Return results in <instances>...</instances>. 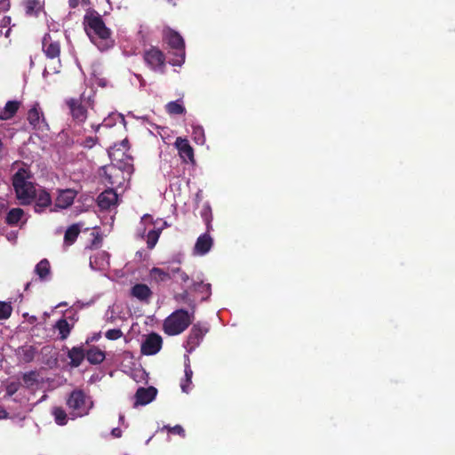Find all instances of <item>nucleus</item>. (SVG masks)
<instances>
[{
    "instance_id": "24",
    "label": "nucleus",
    "mask_w": 455,
    "mask_h": 455,
    "mask_svg": "<svg viewBox=\"0 0 455 455\" xmlns=\"http://www.w3.org/2000/svg\"><path fill=\"white\" fill-rule=\"evenodd\" d=\"M20 107V102L16 100L8 101L4 109L0 111V119L1 120H9L11 119L18 111Z\"/></svg>"
},
{
    "instance_id": "7",
    "label": "nucleus",
    "mask_w": 455,
    "mask_h": 455,
    "mask_svg": "<svg viewBox=\"0 0 455 455\" xmlns=\"http://www.w3.org/2000/svg\"><path fill=\"white\" fill-rule=\"evenodd\" d=\"M208 329L200 323L194 324L184 345L188 354H191L202 342Z\"/></svg>"
},
{
    "instance_id": "34",
    "label": "nucleus",
    "mask_w": 455,
    "mask_h": 455,
    "mask_svg": "<svg viewBox=\"0 0 455 455\" xmlns=\"http://www.w3.org/2000/svg\"><path fill=\"white\" fill-rule=\"evenodd\" d=\"M192 136L196 143L203 145L205 142L204 131L201 126H193Z\"/></svg>"
},
{
    "instance_id": "31",
    "label": "nucleus",
    "mask_w": 455,
    "mask_h": 455,
    "mask_svg": "<svg viewBox=\"0 0 455 455\" xmlns=\"http://www.w3.org/2000/svg\"><path fill=\"white\" fill-rule=\"evenodd\" d=\"M166 111L170 115H182L185 113V108L181 100L171 101L166 105Z\"/></svg>"
},
{
    "instance_id": "51",
    "label": "nucleus",
    "mask_w": 455,
    "mask_h": 455,
    "mask_svg": "<svg viewBox=\"0 0 455 455\" xmlns=\"http://www.w3.org/2000/svg\"><path fill=\"white\" fill-rule=\"evenodd\" d=\"M206 222H207V229L210 230V228H212L211 223H210L211 220L207 219Z\"/></svg>"
},
{
    "instance_id": "23",
    "label": "nucleus",
    "mask_w": 455,
    "mask_h": 455,
    "mask_svg": "<svg viewBox=\"0 0 455 455\" xmlns=\"http://www.w3.org/2000/svg\"><path fill=\"white\" fill-rule=\"evenodd\" d=\"M68 358L72 367H78L85 357V352L82 347H73L68 351Z\"/></svg>"
},
{
    "instance_id": "2",
    "label": "nucleus",
    "mask_w": 455,
    "mask_h": 455,
    "mask_svg": "<svg viewBox=\"0 0 455 455\" xmlns=\"http://www.w3.org/2000/svg\"><path fill=\"white\" fill-rule=\"evenodd\" d=\"M31 172L27 167L20 168L12 177V185L17 199L22 205L29 204L36 196V190Z\"/></svg>"
},
{
    "instance_id": "41",
    "label": "nucleus",
    "mask_w": 455,
    "mask_h": 455,
    "mask_svg": "<svg viewBox=\"0 0 455 455\" xmlns=\"http://www.w3.org/2000/svg\"><path fill=\"white\" fill-rule=\"evenodd\" d=\"M141 224H143L144 226L153 225V219H152V217L150 215H148V214H145L141 218Z\"/></svg>"
},
{
    "instance_id": "12",
    "label": "nucleus",
    "mask_w": 455,
    "mask_h": 455,
    "mask_svg": "<svg viewBox=\"0 0 455 455\" xmlns=\"http://www.w3.org/2000/svg\"><path fill=\"white\" fill-rule=\"evenodd\" d=\"M156 389L153 387H149L147 388L140 387L135 395V403L134 407L140 406V405H146L152 402L156 395Z\"/></svg>"
},
{
    "instance_id": "15",
    "label": "nucleus",
    "mask_w": 455,
    "mask_h": 455,
    "mask_svg": "<svg viewBox=\"0 0 455 455\" xmlns=\"http://www.w3.org/2000/svg\"><path fill=\"white\" fill-rule=\"evenodd\" d=\"M76 196V192L73 189L60 190L55 200V208L67 209L69 207Z\"/></svg>"
},
{
    "instance_id": "29",
    "label": "nucleus",
    "mask_w": 455,
    "mask_h": 455,
    "mask_svg": "<svg viewBox=\"0 0 455 455\" xmlns=\"http://www.w3.org/2000/svg\"><path fill=\"white\" fill-rule=\"evenodd\" d=\"M52 414L54 417L55 422L60 426L66 425L68 419H70L68 413H67L66 411L61 407H53L52 410Z\"/></svg>"
},
{
    "instance_id": "10",
    "label": "nucleus",
    "mask_w": 455,
    "mask_h": 455,
    "mask_svg": "<svg viewBox=\"0 0 455 455\" xmlns=\"http://www.w3.org/2000/svg\"><path fill=\"white\" fill-rule=\"evenodd\" d=\"M175 147L179 151L180 156L182 158L184 162H195L194 150L187 139L178 137L175 141Z\"/></svg>"
},
{
    "instance_id": "3",
    "label": "nucleus",
    "mask_w": 455,
    "mask_h": 455,
    "mask_svg": "<svg viewBox=\"0 0 455 455\" xmlns=\"http://www.w3.org/2000/svg\"><path fill=\"white\" fill-rule=\"evenodd\" d=\"M194 311L189 313L185 309H177L168 315L163 323V331L169 336L182 333L192 323Z\"/></svg>"
},
{
    "instance_id": "39",
    "label": "nucleus",
    "mask_w": 455,
    "mask_h": 455,
    "mask_svg": "<svg viewBox=\"0 0 455 455\" xmlns=\"http://www.w3.org/2000/svg\"><path fill=\"white\" fill-rule=\"evenodd\" d=\"M165 428H167L169 430V432L180 435L181 436H185L184 428L180 425H176V426H174L172 427L166 426Z\"/></svg>"
},
{
    "instance_id": "21",
    "label": "nucleus",
    "mask_w": 455,
    "mask_h": 455,
    "mask_svg": "<svg viewBox=\"0 0 455 455\" xmlns=\"http://www.w3.org/2000/svg\"><path fill=\"white\" fill-rule=\"evenodd\" d=\"M85 358L92 364H99L105 360L106 355L100 348L92 347L85 352Z\"/></svg>"
},
{
    "instance_id": "19",
    "label": "nucleus",
    "mask_w": 455,
    "mask_h": 455,
    "mask_svg": "<svg viewBox=\"0 0 455 455\" xmlns=\"http://www.w3.org/2000/svg\"><path fill=\"white\" fill-rule=\"evenodd\" d=\"M28 121L36 129H41L44 124V118L38 104H35L28 113Z\"/></svg>"
},
{
    "instance_id": "40",
    "label": "nucleus",
    "mask_w": 455,
    "mask_h": 455,
    "mask_svg": "<svg viewBox=\"0 0 455 455\" xmlns=\"http://www.w3.org/2000/svg\"><path fill=\"white\" fill-rule=\"evenodd\" d=\"M175 276H177V279L178 280H180L182 283H187L189 279L188 275L181 271V269L180 268V272H175Z\"/></svg>"
},
{
    "instance_id": "11",
    "label": "nucleus",
    "mask_w": 455,
    "mask_h": 455,
    "mask_svg": "<svg viewBox=\"0 0 455 455\" xmlns=\"http://www.w3.org/2000/svg\"><path fill=\"white\" fill-rule=\"evenodd\" d=\"M175 272H180V267H168L167 270L153 267L149 272V276L156 283H164L175 277Z\"/></svg>"
},
{
    "instance_id": "45",
    "label": "nucleus",
    "mask_w": 455,
    "mask_h": 455,
    "mask_svg": "<svg viewBox=\"0 0 455 455\" xmlns=\"http://www.w3.org/2000/svg\"><path fill=\"white\" fill-rule=\"evenodd\" d=\"M111 435L116 437V438H118L122 435V431L120 428L118 427H116V428H113L112 431H111Z\"/></svg>"
},
{
    "instance_id": "42",
    "label": "nucleus",
    "mask_w": 455,
    "mask_h": 455,
    "mask_svg": "<svg viewBox=\"0 0 455 455\" xmlns=\"http://www.w3.org/2000/svg\"><path fill=\"white\" fill-rule=\"evenodd\" d=\"M11 21H12V19L10 16H4L0 22V27L5 28V27L9 26L11 24Z\"/></svg>"
},
{
    "instance_id": "22",
    "label": "nucleus",
    "mask_w": 455,
    "mask_h": 455,
    "mask_svg": "<svg viewBox=\"0 0 455 455\" xmlns=\"http://www.w3.org/2000/svg\"><path fill=\"white\" fill-rule=\"evenodd\" d=\"M131 293L140 300H148L152 295V291L149 287L143 283L135 284L132 288Z\"/></svg>"
},
{
    "instance_id": "13",
    "label": "nucleus",
    "mask_w": 455,
    "mask_h": 455,
    "mask_svg": "<svg viewBox=\"0 0 455 455\" xmlns=\"http://www.w3.org/2000/svg\"><path fill=\"white\" fill-rule=\"evenodd\" d=\"M70 114L77 123H84L87 118V111L78 100L69 99L67 100Z\"/></svg>"
},
{
    "instance_id": "47",
    "label": "nucleus",
    "mask_w": 455,
    "mask_h": 455,
    "mask_svg": "<svg viewBox=\"0 0 455 455\" xmlns=\"http://www.w3.org/2000/svg\"><path fill=\"white\" fill-rule=\"evenodd\" d=\"M79 0H68L69 6L76 8L78 5Z\"/></svg>"
},
{
    "instance_id": "35",
    "label": "nucleus",
    "mask_w": 455,
    "mask_h": 455,
    "mask_svg": "<svg viewBox=\"0 0 455 455\" xmlns=\"http://www.w3.org/2000/svg\"><path fill=\"white\" fill-rule=\"evenodd\" d=\"M174 299L178 302L187 303L192 308V311H194L196 304L195 301L189 298V293L188 291H184L183 292L175 295Z\"/></svg>"
},
{
    "instance_id": "4",
    "label": "nucleus",
    "mask_w": 455,
    "mask_h": 455,
    "mask_svg": "<svg viewBox=\"0 0 455 455\" xmlns=\"http://www.w3.org/2000/svg\"><path fill=\"white\" fill-rule=\"evenodd\" d=\"M66 404L71 419L88 415L93 407L92 398L81 389L72 391L67 399Z\"/></svg>"
},
{
    "instance_id": "9",
    "label": "nucleus",
    "mask_w": 455,
    "mask_h": 455,
    "mask_svg": "<svg viewBox=\"0 0 455 455\" xmlns=\"http://www.w3.org/2000/svg\"><path fill=\"white\" fill-rule=\"evenodd\" d=\"M43 52L48 59H58L60 54V45L50 35H45L42 42Z\"/></svg>"
},
{
    "instance_id": "5",
    "label": "nucleus",
    "mask_w": 455,
    "mask_h": 455,
    "mask_svg": "<svg viewBox=\"0 0 455 455\" xmlns=\"http://www.w3.org/2000/svg\"><path fill=\"white\" fill-rule=\"evenodd\" d=\"M164 38L176 51V59H172L170 63L172 66L182 65L185 60V44L181 36L172 29H167L164 30Z\"/></svg>"
},
{
    "instance_id": "16",
    "label": "nucleus",
    "mask_w": 455,
    "mask_h": 455,
    "mask_svg": "<svg viewBox=\"0 0 455 455\" xmlns=\"http://www.w3.org/2000/svg\"><path fill=\"white\" fill-rule=\"evenodd\" d=\"M118 196L113 189H107L98 196V205L100 209L108 210L117 204Z\"/></svg>"
},
{
    "instance_id": "6",
    "label": "nucleus",
    "mask_w": 455,
    "mask_h": 455,
    "mask_svg": "<svg viewBox=\"0 0 455 455\" xmlns=\"http://www.w3.org/2000/svg\"><path fill=\"white\" fill-rule=\"evenodd\" d=\"M144 60L153 71L159 73L164 72L165 57L159 49L151 47L145 51Z\"/></svg>"
},
{
    "instance_id": "50",
    "label": "nucleus",
    "mask_w": 455,
    "mask_h": 455,
    "mask_svg": "<svg viewBox=\"0 0 455 455\" xmlns=\"http://www.w3.org/2000/svg\"><path fill=\"white\" fill-rule=\"evenodd\" d=\"M10 34H11V28H8V29L4 33V36H5V37H9V36H10Z\"/></svg>"
},
{
    "instance_id": "26",
    "label": "nucleus",
    "mask_w": 455,
    "mask_h": 455,
    "mask_svg": "<svg viewBox=\"0 0 455 455\" xmlns=\"http://www.w3.org/2000/svg\"><path fill=\"white\" fill-rule=\"evenodd\" d=\"M80 234V228L78 225L74 224L70 226L64 235V244L69 246L75 243L78 235Z\"/></svg>"
},
{
    "instance_id": "52",
    "label": "nucleus",
    "mask_w": 455,
    "mask_h": 455,
    "mask_svg": "<svg viewBox=\"0 0 455 455\" xmlns=\"http://www.w3.org/2000/svg\"><path fill=\"white\" fill-rule=\"evenodd\" d=\"M124 420V416L123 414H120L119 415V421L123 423Z\"/></svg>"
},
{
    "instance_id": "46",
    "label": "nucleus",
    "mask_w": 455,
    "mask_h": 455,
    "mask_svg": "<svg viewBox=\"0 0 455 455\" xmlns=\"http://www.w3.org/2000/svg\"><path fill=\"white\" fill-rule=\"evenodd\" d=\"M9 416L8 412L0 405V419H7Z\"/></svg>"
},
{
    "instance_id": "43",
    "label": "nucleus",
    "mask_w": 455,
    "mask_h": 455,
    "mask_svg": "<svg viewBox=\"0 0 455 455\" xmlns=\"http://www.w3.org/2000/svg\"><path fill=\"white\" fill-rule=\"evenodd\" d=\"M10 8L8 0H0V11L5 12Z\"/></svg>"
},
{
    "instance_id": "27",
    "label": "nucleus",
    "mask_w": 455,
    "mask_h": 455,
    "mask_svg": "<svg viewBox=\"0 0 455 455\" xmlns=\"http://www.w3.org/2000/svg\"><path fill=\"white\" fill-rule=\"evenodd\" d=\"M193 291L202 295V300H207L212 294L211 284L203 281L194 283Z\"/></svg>"
},
{
    "instance_id": "32",
    "label": "nucleus",
    "mask_w": 455,
    "mask_h": 455,
    "mask_svg": "<svg viewBox=\"0 0 455 455\" xmlns=\"http://www.w3.org/2000/svg\"><path fill=\"white\" fill-rule=\"evenodd\" d=\"M24 212L20 208H13L9 211L6 216V222L10 225H16L22 218Z\"/></svg>"
},
{
    "instance_id": "38",
    "label": "nucleus",
    "mask_w": 455,
    "mask_h": 455,
    "mask_svg": "<svg viewBox=\"0 0 455 455\" xmlns=\"http://www.w3.org/2000/svg\"><path fill=\"white\" fill-rule=\"evenodd\" d=\"M123 336V332L120 329H111L106 331L105 337L109 340H116Z\"/></svg>"
},
{
    "instance_id": "25",
    "label": "nucleus",
    "mask_w": 455,
    "mask_h": 455,
    "mask_svg": "<svg viewBox=\"0 0 455 455\" xmlns=\"http://www.w3.org/2000/svg\"><path fill=\"white\" fill-rule=\"evenodd\" d=\"M118 120L124 121V118L121 114L112 113L106 117L100 124L96 126L92 125V129H94L95 132H98L100 127L111 128Z\"/></svg>"
},
{
    "instance_id": "20",
    "label": "nucleus",
    "mask_w": 455,
    "mask_h": 455,
    "mask_svg": "<svg viewBox=\"0 0 455 455\" xmlns=\"http://www.w3.org/2000/svg\"><path fill=\"white\" fill-rule=\"evenodd\" d=\"M185 376L181 380L180 387L184 393H188L191 390L193 371L190 367V359L188 355H185Z\"/></svg>"
},
{
    "instance_id": "8",
    "label": "nucleus",
    "mask_w": 455,
    "mask_h": 455,
    "mask_svg": "<svg viewBox=\"0 0 455 455\" xmlns=\"http://www.w3.org/2000/svg\"><path fill=\"white\" fill-rule=\"evenodd\" d=\"M162 346V337L156 332H152L146 336V338L141 342L140 351L142 355H154L161 350Z\"/></svg>"
},
{
    "instance_id": "1",
    "label": "nucleus",
    "mask_w": 455,
    "mask_h": 455,
    "mask_svg": "<svg viewBox=\"0 0 455 455\" xmlns=\"http://www.w3.org/2000/svg\"><path fill=\"white\" fill-rule=\"evenodd\" d=\"M84 24L88 36L100 51L104 52L114 46L115 41L111 36V31L100 15H85Z\"/></svg>"
},
{
    "instance_id": "17",
    "label": "nucleus",
    "mask_w": 455,
    "mask_h": 455,
    "mask_svg": "<svg viewBox=\"0 0 455 455\" xmlns=\"http://www.w3.org/2000/svg\"><path fill=\"white\" fill-rule=\"evenodd\" d=\"M109 266V254L105 251H96L90 257V267L94 270H104Z\"/></svg>"
},
{
    "instance_id": "37",
    "label": "nucleus",
    "mask_w": 455,
    "mask_h": 455,
    "mask_svg": "<svg viewBox=\"0 0 455 455\" xmlns=\"http://www.w3.org/2000/svg\"><path fill=\"white\" fill-rule=\"evenodd\" d=\"M12 306L6 302L0 301V320L7 319L12 315Z\"/></svg>"
},
{
    "instance_id": "48",
    "label": "nucleus",
    "mask_w": 455,
    "mask_h": 455,
    "mask_svg": "<svg viewBox=\"0 0 455 455\" xmlns=\"http://www.w3.org/2000/svg\"><path fill=\"white\" fill-rule=\"evenodd\" d=\"M26 357H27L28 361H30L32 359V354H31L30 348L26 350Z\"/></svg>"
},
{
    "instance_id": "33",
    "label": "nucleus",
    "mask_w": 455,
    "mask_h": 455,
    "mask_svg": "<svg viewBox=\"0 0 455 455\" xmlns=\"http://www.w3.org/2000/svg\"><path fill=\"white\" fill-rule=\"evenodd\" d=\"M55 328L59 331L61 339H67L70 333V326L66 319L59 320L55 324Z\"/></svg>"
},
{
    "instance_id": "30",
    "label": "nucleus",
    "mask_w": 455,
    "mask_h": 455,
    "mask_svg": "<svg viewBox=\"0 0 455 455\" xmlns=\"http://www.w3.org/2000/svg\"><path fill=\"white\" fill-rule=\"evenodd\" d=\"M26 13L28 15H38L43 8V4L40 0H26L25 1Z\"/></svg>"
},
{
    "instance_id": "14",
    "label": "nucleus",
    "mask_w": 455,
    "mask_h": 455,
    "mask_svg": "<svg viewBox=\"0 0 455 455\" xmlns=\"http://www.w3.org/2000/svg\"><path fill=\"white\" fill-rule=\"evenodd\" d=\"M213 245V239L209 234H203L197 239L194 246V254L203 256L208 253Z\"/></svg>"
},
{
    "instance_id": "28",
    "label": "nucleus",
    "mask_w": 455,
    "mask_h": 455,
    "mask_svg": "<svg viewBox=\"0 0 455 455\" xmlns=\"http://www.w3.org/2000/svg\"><path fill=\"white\" fill-rule=\"evenodd\" d=\"M35 272L40 277V279L46 280L51 274V267L49 261L47 259H42L36 266Z\"/></svg>"
},
{
    "instance_id": "18",
    "label": "nucleus",
    "mask_w": 455,
    "mask_h": 455,
    "mask_svg": "<svg viewBox=\"0 0 455 455\" xmlns=\"http://www.w3.org/2000/svg\"><path fill=\"white\" fill-rule=\"evenodd\" d=\"M34 200H36L35 212H44L52 204V198L50 194L42 188H38L36 190V196H35Z\"/></svg>"
},
{
    "instance_id": "36",
    "label": "nucleus",
    "mask_w": 455,
    "mask_h": 455,
    "mask_svg": "<svg viewBox=\"0 0 455 455\" xmlns=\"http://www.w3.org/2000/svg\"><path fill=\"white\" fill-rule=\"evenodd\" d=\"M160 233H161V230H155V229H151L148 232L147 243H148V247L149 249H152L155 247V245L156 244L158 238L160 236Z\"/></svg>"
},
{
    "instance_id": "49",
    "label": "nucleus",
    "mask_w": 455,
    "mask_h": 455,
    "mask_svg": "<svg viewBox=\"0 0 455 455\" xmlns=\"http://www.w3.org/2000/svg\"><path fill=\"white\" fill-rule=\"evenodd\" d=\"M14 392H15V388H12V387H7V394H8L9 395H13V394H14Z\"/></svg>"
},
{
    "instance_id": "44",
    "label": "nucleus",
    "mask_w": 455,
    "mask_h": 455,
    "mask_svg": "<svg viewBox=\"0 0 455 455\" xmlns=\"http://www.w3.org/2000/svg\"><path fill=\"white\" fill-rule=\"evenodd\" d=\"M96 143V139L90 137L85 140V146L88 148H92Z\"/></svg>"
}]
</instances>
